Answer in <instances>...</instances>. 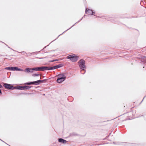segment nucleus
<instances>
[{
    "label": "nucleus",
    "mask_w": 146,
    "mask_h": 146,
    "mask_svg": "<svg viewBox=\"0 0 146 146\" xmlns=\"http://www.w3.org/2000/svg\"><path fill=\"white\" fill-rule=\"evenodd\" d=\"M66 76L63 74H60L58 75L57 82L59 83H61L66 79Z\"/></svg>",
    "instance_id": "nucleus-1"
},
{
    "label": "nucleus",
    "mask_w": 146,
    "mask_h": 146,
    "mask_svg": "<svg viewBox=\"0 0 146 146\" xmlns=\"http://www.w3.org/2000/svg\"><path fill=\"white\" fill-rule=\"evenodd\" d=\"M67 58L70 59L72 62H74L77 61L78 58V56H76L75 54H72L67 56Z\"/></svg>",
    "instance_id": "nucleus-2"
},
{
    "label": "nucleus",
    "mask_w": 146,
    "mask_h": 146,
    "mask_svg": "<svg viewBox=\"0 0 146 146\" xmlns=\"http://www.w3.org/2000/svg\"><path fill=\"white\" fill-rule=\"evenodd\" d=\"M78 64L81 69L86 68V66L85 65V62L84 60L81 59L78 62Z\"/></svg>",
    "instance_id": "nucleus-3"
},
{
    "label": "nucleus",
    "mask_w": 146,
    "mask_h": 146,
    "mask_svg": "<svg viewBox=\"0 0 146 146\" xmlns=\"http://www.w3.org/2000/svg\"><path fill=\"white\" fill-rule=\"evenodd\" d=\"M48 68L47 66H42L33 68L32 69V70L36 71H44L48 70Z\"/></svg>",
    "instance_id": "nucleus-4"
},
{
    "label": "nucleus",
    "mask_w": 146,
    "mask_h": 146,
    "mask_svg": "<svg viewBox=\"0 0 146 146\" xmlns=\"http://www.w3.org/2000/svg\"><path fill=\"white\" fill-rule=\"evenodd\" d=\"M5 69L9 70H18L20 71H23V70L19 68H18L17 67H6L5 68Z\"/></svg>",
    "instance_id": "nucleus-5"
},
{
    "label": "nucleus",
    "mask_w": 146,
    "mask_h": 146,
    "mask_svg": "<svg viewBox=\"0 0 146 146\" xmlns=\"http://www.w3.org/2000/svg\"><path fill=\"white\" fill-rule=\"evenodd\" d=\"M3 86L5 88L8 90H13L14 88V87H13V86H12L11 85L6 83H5L3 85Z\"/></svg>",
    "instance_id": "nucleus-6"
},
{
    "label": "nucleus",
    "mask_w": 146,
    "mask_h": 146,
    "mask_svg": "<svg viewBox=\"0 0 146 146\" xmlns=\"http://www.w3.org/2000/svg\"><path fill=\"white\" fill-rule=\"evenodd\" d=\"M44 80H38L36 81H34L32 82H27L26 83H25V84L27 85H32L35 84H37L39 82H43Z\"/></svg>",
    "instance_id": "nucleus-7"
},
{
    "label": "nucleus",
    "mask_w": 146,
    "mask_h": 146,
    "mask_svg": "<svg viewBox=\"0 0 146 146\" xmlns=\"http://www.w3.org/2000/svg\"><path fill=\"white\" fill-rule=\"evenodd\" d=\"M86 12L87 14L89 15H92L94 13V12L92 10L89 9L87 10V9H86Z\"/></svg>",
    "instance_id": "nucleus-8"
},
{
    "label": "nucleus",
    "mask_w": 146,
    "mask_h": 146,
    "mask_svg": "<svg viewBox=\"0 0 146 146\" xmlns=\"http://www.w3.org/2000/svg\"><path fill=\"white\" fill-rule=\"evenodd\" d=\"M60 67V65H58L54 66L52 67H48V70H52V69H56L57 68H59Z\"/></svg>",
    "instance_id": "nucleus-9"
},
{
    "label": "nucleus",
    "mask_w": 146,
    "mask_h": 146,
    "mask_svg": "<svg viewBox=\"0 0 146 146\" xmlns=\"http://www.w3.org/2000/svg\"><path fill=\"white\" fill-rule=\"evenodd\" d=\"M58 141L59 142L62 143H66L67 142L66 140L61 138L59 139Z\"/></svg>",
    "instance_id": "nucleus-10"
},
{
    "label": "nucleus",
    "mask_w": 146,
    "mask_h": 146,
    "mask_svg": "<svg viewBox=\"0 0 146 146\" xmlns=\"http://www.w3.org/2000/svg\"><path fill=\"white\" fill-rule=\"evenodd\" d=\"M32 70V69L29 68H27L25 69V71L29 72H30L31 70Z\"/></svg>",
    "instance_id": "nucleus-11"
},
{
    "label": "nucleus",
    "mask_w": 146,
    "mask_h": 146,
    "mask_svg": "<svg viewBox=\"0 0 146 146\" xmlns=\"http://www.w3.org/2000/svg\"><path fill=\"white\" fill-rule=\"evenodd\" d=\"M24 89H29L31 88V87L29 86H24Z\"/></svg>",
    "instance_id": "nucleus-12"
},
{
    "label": "nucleus",
    "mask_w": 146,
    "mask_h": 146,
    "mask_svg": "<svg viewBox=\"0 0 146 146\" xmlns=\"http://www.w3.org/2000/svg\"><path fill=\"white\" fill-rule=\"evenodd\" d=\"M40 75L39 74H33L32 75V76L34 77L36 76H38Z\"/></svg>",
    "instance_id": "nucleus-13"
},
{
    "label": "nucleus",
    "mask_w": 146,
    "mask_h": 146,
    "mask_svg": "<svg viewBox=\"0 0 146 146\" xmlns=\"http://www.w3.org/2000/svg\"><path fill=\"white\" fill-rule=\"evenodd\" d=\"M85 72V70L84 69H82V70H81V72L82 74L84 73Z\"/></svg>",
    "instance_id": "nucleus-14"
},
{
    "label": "nucleus",
    "mask_w": 146,
    "mask_h": 146,
    "mask_svg": "<svg viewBox=\"0 0 146 146\" xmlns=\"http://www.w3.org/2000/svg\"><path fill=\"white\" fill-rule=\"evenodd\" d=\"M18 89L21 90H24V86H19Z\"/></svg>",
    "instance_id": "nucleus-15"
},
{
    "label": "nucleus",
    "mask_w": 146,
    "mask_h": 146,
    "mask_svg": "<svg viewBox=\"0 0 146 146\" xmlns=\"http://www.w3.org/2000/svg\"><path fill=\"white\" fill-rule=\"evenodd\" d=\"M3 87L0 84V88H1Z\"/></svg>",
    "instance_id": "nucleus-16"
},
{
    "label": "nucleus",
    "mask_w": 146,
    "mask_h": 146,
    "mask_svg": "<svg viewBox=\"0 0 146 146\" xmlns=\"http://www.w3.org/2000/svg\"><path fill=\"white\" fill-rule=\"evenodd\" d=\"M2 94L1 90L0 89V95H1Z\"/></svg>",
    "instance_id": "nucleus-17"
}]
</instances>
